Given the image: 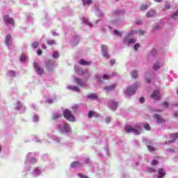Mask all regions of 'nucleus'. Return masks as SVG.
I'll return each mask as SVG.
<instances>
[{
	"label": "nucleus",
	"mask_w": 178,
	"mask_h": 178,
	"mask_svg": "<svg viewBox=\"0 0 178 178\" xmlns=\"http://www.w3.org/2000/svg\"><path fill=\"white\" fill-rule=\"evenodd\" d=\"M126 133H134V134H140L141 133V127H133L131 125H127L125 127Z\"/></svg>",
	"instance_id": "f257e3e1"
},
{
	"label": "nucleus",
	"mask_w": 178,
	"mask_h": 178,
	"mask_svg": "<svg viewBox=\"0 0 178 178\" xmlns=\"http://www.w3.org/2000/svg\"><path fill=\"white\" fill-rule=\"evenodd\" d=\"M63 116L67 120L70 122H74V116L72 114V112L67 109L65 110L63 112Z\"/></svg>",
	"instance_id": "f03ea898"
},
{
	"label": "nucleus",
	"mask_w": 178,
	"mask_h": 178,
	"mask_svg": "<svg viewBox=\"0 0 178 178\" xmlns=\"http://www.w3.org/2000/svg\"><path fill=\"white\" fill-rule=\"evenodd\" d=\"M138 87V83H134L132 86H129L127 89V94L128 95H134L136 94V90Z\"/></svg>",
	"instance_id": "7ed1b4c3"
},
{
	"label": "nucleus",
	"mask_w": 178,
	"mask_h": 178,
	"mask_svg": "<svg viewBox=\"0 0 178 178\" xmlns=\"http://www.w3.org/2000/svg\"><path fill=\"white\" fill-rule=\"evenodd\" d=\"M46 67L47 72H52L54 70V67H55V62L52 60H49L46 63Z\"/></svg>",
	"instance_id": "20e7f679"
},
{
	"label": "nucleus",
	"mask_w": 178,
	"mask_h": 178,
	"mask_svg": "<svg viewBox=\"0 0 178 178\" xmlns=\"http://www.w3.org/2000/svg\"><path fill=\"white\" fill-rule=\"evenodd\" d=\"M33 67L35 68V70L37 74H39V75L44 74V69H42L41 67H40L38 63H33Z\"/></svg>",
	"instance_id": "39448f33"
},
{
	"label": "nucleus",
	"mask_w": 178,
	"mask_h": 178,
	"mask_svg": "<svg viewBox=\"0 0 178 178\" xmlns=\"http://www.w3.org/2000/svg\"><path fill=\"white\" fill-rule=\"evenodd\" d=\"M3 22H5L6 24H11L12 26H15V19H13V18H10L9 15H6L3 17Z\"/></svg>",
	"instance_id": "423d86ee"
},
{
	"label": "nucleus",
	"mask_w": 178,
	"mask_h": 178,
	"mask_svg": "<svg viewBox=\"0 0 178 178\" xmlns=\"http://www.w3.org/2000/svg\"><path fill=\"white\" fill-rule=\"evenodd\" d=\"M58 129H60V133H70V127L67 123H63V129H60V126H58Z\"/></svg>",
	"instance_id": "0eeeda50"
},
{
	"label": "nucleus",
	"mask_w": 178,
	"mask_h": 178,
	"mask_svg": "<svg viewBox=\"0 0 178 178\" xmlns=\"http://www.w3.org/2000/svg\"><path fill=\"white\" fill-rule=\"evenodd\" d=\"M170 138L171 140L165 142V144H172V143H175L178 138V133L170 134Z\"/></svg>",
	"instance_id": "6e6552de"
},
{
	"label": "nucleus",
	"mask_w": 178,
	"mask_h": 178,
	"mask_svg": "<svg viewBox=\"0 0 178 178\" xmlns=\"http://www.w3.org/2000/svg\"><path fill=\"white\" fill-rule=\"evenodd\" d=\"M101 48L103 52V56L104 58H106L107 59H109V58H111V56H109V54H108V51L106 49V45L102 44Z\"/></svg>",
	"instance_id": "1a4fd4ad"
},
{
	"label": "nucleus",
	"mask_w": 178,
	"mask_h": 178,
	"mask_svg": "<svg viewBox=\"0 0 178 178\" xmlns=\"http://www.w3.org/2000/svg\"><path fill=\"white\" fill-rule=\"evenodd\" d=\"M151 98H152V99H161V93L159 92V90H155L153 92L151 95Z\"/></svg>",
	"instance_id": "9d476101"
},
{
	"label": "nucleus",
	"mask_w": 178,
	"mask_h": 178,
	"mask_svg": "<svg viewBox=\"0 0 178 178\" xmlns=\"http://www.w3.org/2000/svg\"><path fill=\"white\" fill-rule=\"evenodd\" d=\"M5 44L7 47L12 45V35H7L6 37Z\"/></svg>",
	"instance_id": "9b49d317"
},
{
	"label": "nucleus",
	"mask_w": 178,
	"mask_h": 178,
	"mask_svg": "<svg viewBox=\"0 0 178 178\" xmlns=\"http://www.w3.org/2000/svg\"><path fill=\"white\" fill-rule=\"evenodd\" d=\"M154 118L155 119H156L157 123H159V124L165 123V119L161 118V116L159 115H158V114H155L154 115Z\"/></svg>",
	"instance_id": "f8f14e48"
},
{
	"label": "nucleus",
	"mask_w": 178,
	"mask_h": 178,
	"mask_svg": "<svg viewBox=\"0 0 178 178\" xmlns=\"http://www.w3.org/2000/svg\"><path fill=\"white\" fill-rule=\"evenodd\" d=\"M158 173H159V178H163L165 177V170H163V168H159L158 169Z\"/></svg>",
	"instance_id": "ddd939ff"
},
{
	"label": "nucleus",
	"mask_w": 178,
	"mask_h": 178,
	"mask_svg": "<svg viewBox=\"0 0 178 178\" xmlns=\"http://www.w3.org/2000/svg\"><path fill=\"white\" fill-rule=\"evenodd\" d=\"M71 168H79V166H83V164L79 161H74L70 165Z\"/></svg>",
	"instance_id": "4468645a"
},
{
	"label": "nucleus",
	"mask_w": 178,
	"mask_h": 178,
	"mask_svg": "<svg viewBox=\"0 0 178 178\" xmlns=\"http://www.w3.org/2000/svg\"><path fill=\"white\" fill-rule=\"evenodd\" d=\"M156 15V13L154 10H151L150 11L147 12L146 14L147 17H154Z\"/></svg>",
	"instance_id": "2eb2a0df"
},
{
	"label": "nucleus",
	"mask_w": 178,
	"mask_h": 178,
	"mask_svg": "<svg viewBox=\"0 0 178 178\" xmlns=\"http://www.w3.org/2000/svg\"><path fill=\"white\" fill-rule=\"evenodd\" d=\"M75 80L76 81V84H78L79 86H81V87H86V83L81 81V79L79 78H75Z\"/></svg>",
	"instance_id": "dca6fc26"
},
{
	"label": "nucleus",
	"mask_w": 178,
	"mask_h": 178,
	"mask_svg": "<svg viewBox=\"0 0 178 178\" xmlns=\"http://www.w3.org/2000/svg\"><path fill=\"white\" fill-rule=\"evenodd\" d=\"M116 88V84H113L105 88L106 91H113Z\"/></svg>",
	"instance_id": "f3484780"
},
{
	"label": "nucleus",
	"mask_w": 178,
	"mask_h": 178,
	"mask_svg": "<svg viewBox=\"0 0 178 178\" xmlns=\"http://www.w3.org/2000/svg\"><path fill=\"white\" fill-rule=\"evenodd\" d=\"M79 63L80 65H82V66H87L88 65H91V63L90 61H86L85 60H80Z\"/></svg>",
	"instance_id": "a211bd4d"
},
{
	"label": "nucleus",
	"mask_w": 178,
	"mask_h": 178,
	"mask_svg": "<svg viewBox=\"0 0 178 178\" xmlns=\"http://www.w3.org/2000/svg\"><path fill=\"white\" fill-rule=\"evenodd\" d=\"M87 97L90 99H97V98H98V97L97 96V94H95V93H90V94L88 95Z\"/></svg>",
	"instance_id": "6ab92c4d"
},
{
	"label": "nucleus",
	"mask_w": 178,
	"mask_h": 178,
	"mask_svg": "<svg viewBox=\"0 0 178 178\" xmlns=\"http://www.w3.org/2000/svg\"><path fill=\"white\" fill-rule=\"evenodd\" d=\"M110 105H111V109L113 111H115V109H116V107L118 106V104L113 101H111L110 102Z\"/></svg>",
	"instance_id": "aec40b11"
},
{
	"label": "nucleus",
	"mask_w": 178,
	"mask_h": 178,
	"mask_svg": "<svg viewBox=\"0 0 178 178\" xmlns=\"http://www.w3.org/2000/svg\"><path fill=\"white\" fill-rule=\"evenodd\" d=\"M83 6H86V5H90L92 3V0H82Z\"/></svg>",
	"instance_id": "412c9836"
},
{
	"label": "nucleus",
	"mask_w": 178,
	"mask_h": 178,
	"mask_svg": "<svg viewBox=\"0 0 178 178\" xmlns=\"http://www.w3.org/2000/svg\"><path fill=\"white\" fill-rule=\"evenodd\" d=\"M83 23H85V24H88V26H90V27H92V24L88 22V19L87 18H82Z\"/></svg>",
	"instance_id": "4be33fe9"
},
{
	"label": "nucleus",
	"mask_w": 178,
	"mask_h": 178,
	"mask_svg": "<svg viewBox=\"0 0 178 178\" xmlns=\"http://www.w3.org/2000/svg\"><path fill=\"white\" fill-rule=\"evenodd\" d=\"M8 74L10 77H16V72H15V71H13V70H9L8 72Z\"/></svg>",
	"instance_id": "5701e85b"
},
{
	"label": "nucleus",
	"mask_w": 178,
	"mask_h": 178,
	"mask_svg": "<svg viewBox=\"0 0 178 178\" xmlns=\"http://www.w3.org/2000/svg\"><path fill=\"white\" fill-rule=\"evenodd\" d=\"M131 75L133 79H137V77H138V74L137 73V71H132L131 72Z\"/></svg>",
	"instance_id": "b1692460"
},
{
	"label": "nucleus",
	"mask_w": 178,
	"mask_h": 178,
	"mask_svg": "<svg viewBox=\"0 0 178 178\" xmlns=\"http://www.w3.org/2000/svg\"><path fill=\"white\" fill-rule=\"evenodd\" d=\"M69 88H70V90H72V91H76V92H79V91H80V89L77 86H70Z\"/></svg>",
	"instance_id": "393cba45"
},
{
	"label": "nucleus",
	"mask_w": 178,
	"mask_h": 178,
	"mask_svg": "<svg viewBox=\"0 0 178 178\" xmlns=\"http://www.w3.org/2000/svg\"><path fill=\"white\" fill-rule=\"evenodd\" d=\"M38 45H40L38 42H33L31 44V47L33 48V49H35V48H38Z\"/></svg>",
	"instance_id": "a878e982"
},
{
	"label": "nucleus",
	"mask_w": 178,
	"mask_h": 178,
	"mask_svg": "<svg viewBox=\"0 0 178 178\" xmlns=\"http://www.w3.org/2000/svg\"><path fill=\"white\" fill-rule=\"evenodd\" d=\"M140 10H147L148 9V6L147 4H143L140 7Z\"/></svg>",
	"instance_id": "bb28decb"
},
{
	"label": "nucleus",
	"mask_w": 178,
	"mask_h": 178,
	"mask_svg": "<svg viewBox=\"0 0 178 178\" xmlns=\"http://www.w3.org/2000/svg\"><path fill=\"white\" fill-rule=\"evenodd\" d=\"M59 118H60V115L55 113L52 116V120H57V119H59Z\"/></svg>",
	"instance_id": "cd10ccee"
},
{
	"label": "nucleus",
	"mask_w": 178,
	"mask_h": 178,
	"mask_svg": "<svg viewBox=\"0 0 178 178\" xmlns=\"http://www.w3.org/2000/svg\"><path fill=\"white\" fill-rule=\"evenodd\" d=\"M147 148L150 152H154L155 151V147H154V146L148 145Z\"/></svg>",
	"instance_id": "c85d7f7f"
},
{
	"label": "nucleus",
	"mask_w": 178,
	"mask_h": 178,
	"mask_svg": "<svg viewBox=\"0 0 178 178\" xmlns=\"http://www.w3.org/2000/svg\"><path fill=\"white\" fill-rule=\"evenodd\" d=\"M143 127L145 129V130H151V127L149 124H144Z\"/></svg>",
	"instance_id": "c756f323"
},
{
	"label": "nucleus",
	"mask_w": 178,
	"mask_h": 178,
	"mask_svg": "<svg viewBox=\"0 0 178 178\" xmlns=\"http://www.w3.org/2000/svg\"><path fill=\"white\" fill-rule=\"evenodd\" d=\"M52 56L56 59L59 58V53L58 51H54Z\"/></svg>",
	"instance_id": "7c9ffc66"
},
{
	"label": "nucleus",
	"mask_w": 178,
	"mask_h": 178,
	"mask_svg": "<svg viewBox=\"0 0 178 178\" xmlns=\"http://www.w3.org/2000/svg\"><path fill=\"white\" fill-rule=\"evenodd\" d=\"M172 19H177L178 17V10H177L176 13H173L172 15L171 16Z\"/></svg>",
	"instance_id": "2f4dec72"
},
{
	"label": "nucleus",
	"mask_w": 178,
	"mask_h": 178,
	"mask_svg": "<svg viewBox=\"0 0 178 178\" xmlns=\"http://www.w3.org/2000/svg\"><path fill=\"white\" fill-rule=\"evenodd\" d=\"M114 34H115V35H119L120 37H122V33L118 30H114Z\"/></svg>",
	"instance_id": "473e14b6"
},
{
	"label": "nucleus",
	"mask_w": 178,
	"mask_h": 178,
	"mask_svg": "<svg viewBox=\"0 0 178 178\" xmlns=\"http://www.w3.org/2000/svg\"><path fill=\"white\" fill-rule=\"evenodd\" d=\"M95 112L94 111H90L88 114V116L90 119H91V118H92V116H94Z\"/></svg>",
	"instance_id": "72a5a7b5"
},
{
	"label": "nucleus",
	"mask_w": 178,
	"mask_h": 178,
	"mask_svg": "<svg viewBox=\"0 0 178 178\" xmlns=\"http://www.w3.org/2000/svg\"><path fill=\"white\" fill-rule=\"evenodd\" d=\"M159 67H161V66L159 65V63H156L153 66L154 70H156L157 69H159Z\"/></svg>",
	"instance_id": "f704fd0d"
},
{
	"label": "nucleus",
	"mask_w": 178,
	"mask_h": 178,
	"mask_svg": "<svg viewBox=\"0 0 178 178\" xmlns=\"http://www.w3.org/2000/svg\"><path fill=\"white\" fill-rule=\"evenodd\" d=\"M139 48H140V44H138V43H136V44L134 45V49L135 51H137V49H139Z\"/></svg>",
	"instance_id": "c9c22d12"
},
{
	"label": "nucleus",
	"mask_w": 178,
	"mask_h": 178,
	"mask_svg": "<svg viewBox=\"0 0 178 178\" xmlns=\"http://www.w3.org/2000/svg\"><path fill=\"white\" fill-rule=\"evenodd\" d=\"M26 56H24V55L21 56V58H20L21 62H24V60H26Z\"/></svg>",
	"instance_id": "e433bc0d"
},
{
	"label": "nucleus",
	"mask_w": 178,
	"mask_h": 178,
	"mask_svg": "<svg viewBox=\"0 0 178 178\" xmlns=\"http://www.w3.org/2000/svg\"><path fill=\"white\" fill-rule=\"evenodd\" d=\"M136 42V39L132 38L129 40L128 44H134Z\"/></svg>",
	"instance_id": "4c0bfd02"
},
{
	"label": "nucleus",
	"mask_w": 178,
	"mask_h": 178,
	"mask_svg": "<svg viewBox=\"0 0 178 178\" xmlns=\"http://www.w3.org/2000/svg\"><path fill=\"white\" fill-rule=\"evenodd\" d=\"M158 163V160H153L152 161V166H155Z\"/></svg>",
	"instance_id": "58836bf2"
},
{
	"label": "nucleus",
	"mask_w": 178,
	"mask_h": 178,
	"mask_svg": "<svg viewBox=\"0 0 178 178\" xmlns=\"http://www.w3.org/2000/svg\"><path fill=\"white\" fill-rule=\"evenodd\" d=\"M54 44H55V40H49L48 41L49 45H54Z\"/></svg>",
	"instance_id": "ea45409f"
},
{
	"label": "nucleus",
	"mask_w": 178,
	"mask_h": 178,
	"mask_svg": "<svg viewBox=\"0 0 178 178\" xmlns=\"http://www.w3.org/2000/svg\"><path fill=\"white\" fill-rule=\"evenodd\" d=\"M103 79L104 80H109L110 76L109 75H104Z\"/></svg>",
	"instance_id": "a19ab883"
},
{
	"label": "nucleus",
	"mask_w": 178,
	"mask_h": 178,
	"mask_svg": "<svg viewBox=\"0 0 178 178\" xmlns=\"http://www.w3.org/2000/svg\"><path fill=\"white\" fill-rule=\"evenodd\" d=\"M114 63H116V60H111V61H110V65H111V66H113V64Z\"/></svg>",
	"instance_id": "79ce46f5"
},
{
	"label": "nucleus",
	"mask_w": 178,
	"mask_h": 178,
	"mask_svg": "<svg viewBox=\"0 0 178 178\" xmlns=\"http://www.w3.org/2000/svg\"><path fill=\"white\" fill-rule=\"evenodd\" d=\"M18 106H17V108L19 110L22 109V104H20V102H18Z\"/></svg>",
	"instance_id": "37998d69"
},
{
	"label": "nucleus",
	"mask_w": 178,
	"mask_h": 178,
	"mask_svg": "<svg viewBox=\"0 0 178 178\" xmlns=\"http://www.w3.org/2000/svg\"><path fill=\"white\" fill-rule=\"evenodd\" d=\"M37 54H38V55L40 56L42 55V51H41V50H37Z\"/></svg>",
	"instance_id": "c03bdc74"
},
{
	"label": "nucleus",
	"mask_w": 178,
	"mask_h": 178,
	"mask_svg": "<svg viewBox=\"0 0 178 178\" xmlns=\"http://www.w3.org/2000/svg\"><path fill=\"white\" fill-rule=\"evenodd\" d=\"M106 123H110L111 122V117H107L106 118Z\"/></svg>",
	"instance_id": "a18cd8bd"
},
{
	"label": "nucleus",
	"mask_w": 178,
	"mask_h": 178,
	"mask_svg": "<svg viewBox=\"0 0 178 178\" xmlns=\"http://www.w3.org/2000/svg\"><path fill=\"white\" fill-rule=\"evenodd\" d=\"M79 177L81 178H88V177L86 176V175H83V174H79Z\"/></svg>",
	"instance_id": "49530a36"
},
{
	"label": "nucleus",
	"mask_w": 178,
	"mask_h": 178,
	"mask_svg": "<svg viewBox=\"0 0 178 178\" xmlns=\"http://www.w3.org/2000/svg\"><path fill=\"white\" fill-rule=\"evenodd\" d=\"M165 8H166V9H170V8H172V6H170V3H167V4H165Z\"/></svg>",
	"instance_id": "de8ad7c7"
},
{
	"label": "nucleus",
	"mask_w": 178,
	"mask_h": 178,
	"mask_svg": "<svg viewBox=\"0 0 178 178\" xmlns=\"http://www.w3.org/2000/svg\"><path fill=\"white\" fill-rule=\"evenodd\" d=\"M144 101H145V99H144V97H140V104H143L144 102Z\"/></svg>",
	"instance_id": "09e8293b"
},
{
	"label": "nucleus",
	"mask_w": 178,
	"mask_h": 178,
	"mask_svg": "<svg viewBox=\"0 0 178 178\" xmlns=\"http://www.w3.org/2000/svg\"><path fill=\"white\" fill-rule=\"evenodd\" d=\"M78 108H79V106H77V105H74V106H72V109L74 111H76V109H78Z\"/></svg>",
	"instance_id": "8fccbe9b"
},
{
	"label": "nucleus",
	"mask_w": 178,
	"mask_h": 178,
	"mask_svg": "<svg viewBox=\"0 0 178 178\" xmlns=\"http://www.w3.org/2000/svg\"><path fill=\"white\" fill-rule=\"evenodd\" d=\"M139 34H140V35H144V34H145V32L144 31H139Z\"/></svg>",
	"instance_id": "3c124183"
},
{
	"label": "nucleus",
	"mask_w": 178,
	"mask_h": 178,
	"mask_svg": "<svg viewBox=\"0 0 178 178\" xmlns=\"http://www.w3.org/2000/svg\"><path fill=\"white\" fill-rule=\"evenodd\" d=\"M167 151H168V152H171V153L175 152V149H168Z\"/></svg>",
	"instance_id": "603ef678"
},
{
	"label": "nucleus",
	"mask_w": 178,
	"mask_h": 178,
	"mask_svg": "<svg viewBox=\"0 0 178 178\" xmlns=\"http://www.w3.org/2000/svg\"><path fill=\"white\" fill-rule=\"evenodd\" d=\"M162 105L167 106V108H168V106H169V105L168 104V103L166 102H163L162 104Z\"/></svg>",
	"instance_id": "864d4df0"
},
{
	"label": "nucleus",
	"mask_w": 178,
	"mask_h": 178,
	"mask_svg": "<svg viewBox=\"0 0 178 178\" xmlns=\"http://www.w3.org/2000/svg\"><path fill=\"white\" fill-rule=\"evenodd\" d=\"M146 81H147V83H151V79L149 78H147L146 79Z\"/></svg>",
	"instance_id": "5fc2aeb1"
},
{
	"label": "nucleus",
	"mask_w": 178,
	"mask_h": 178,
	"mask_svg": "<svg viewBox=\"0 0 178 178\" xmlns=\"http://www.w3.org/2000/svg\"><path fill=\"white\" fill-rule=\"evenodd\" d=\"M150 172H156V170L154 169V168H150L149 169Z\"/></svg>",
	"instance_id": "6e6d98bb"
},
{
	"label": "nucleus",
	"mask_w": 178,
	"mask_h": 178,
	"mask_svg": "<svg viewBox=\"0 0 178 178\" xmlns=\"http://www.w3.org/2000/svg\"><path fill=\"white\" fill-rule=\"evenodd\" d=\"M95 77L96 79H97V80H99V79H101V76H99V75H96Z\"/></svg>",
	"instance_id": "4d7b16f0"
},
{
	"label": "nucleus",
	"mask_w": 178,
	"mask_h": 178,
	"mask_svg": "<svg viewBox=\"0 0 178 178\" xmlns=\"http://www.w3.org/2000/svg\"><path fill=\"white\" fill-rule=\"evenodd\" d=\"M42 49H47V46H46L45 44H43V45H42Z\"/></svg>",
	"instance_id": "13d9d810"
},
{
	"label": "nucleus",
	"mask_w": 178,
	"mask_h": 178,
	"mask_svg": "<svg viewBox=\"0 0 178 178\" xmlns=\"http://www.w3.org/2000/svg\"><path fill=\"white\" fill-rule=\"evenodd\" d=\"M154 2H158V3L162 2V0H154Z\"/></svg>",
	"instance_id": "bf43d9fd"
},
{
	"label": "nucleus",
	"mask_w": 178,
	"mask_h": 178,
	"mask_svg": "<svg viewBox=\"0 0 178 178\" xmlns=\"http://www.w3.org/2000/svg\"><path fill=\"white\" fill-rule=\"evenodd\" d=\"M133 33H134V31H132L130 33L128 34V35H131V34H133Z\"/></svg>",
	"instance_id": "052dcab7"
},
{
	"label": "nucleus",
	"mask_w": 178,
	"mask_h": 178,
	"mask_svg": "<svg viewBox=\"0 0 178 178\" xmlns=\"http://www.w3.org/2000/svg\"><path fill=\"white\" fill-rule=\"evenodd\" d=\"M175 116H176L177 118H178V112L175 113Z\"/></svg>",
	"instance_id": "680f3d73"
},
{
	"label": "nucleus",
	"mask_w": 178,
	"mask_h": 178,
	"mask_svg": "<svg viewBox=\"0 0 178 178\" xmlns=\"http://www.w3.org/2000/svg\"><path fill=\"white\" fill-rule=\"evenodd\" d=\"M1 150H2V147L0 146V152H1Z\"/></svg>",
	"instance_id": "e2e57ef3"
},
{
	"label": "nucleus",
	"mask_w": 178,
	"mask_h": 178,
	"mask_svg": "<svg viewBox=\"0 0 178 178\" xmlns=\"http://www.w3.org/2000/svg\"><path fill=\"white\" fill-rule=\"evenodd\" d=\"M137 24H140V22H136Z\"/></svg>",
	"instance_id": "0e129e2a"
},
{
	"label": "nucleus",
	"mask_w": 178,
	"mask_h": 178,
	"mask_svg": "<svg viewBox=\"0 0 178 178\" xmlns=\"http://www.w3.org/2000/svg\"><path fill=\"white\" fill-rule=\"evenodd\" d=\"M34 118H35V119H37V116H35Z\"/></svg>",
	"instance_id": "69168bd1"
}]
</instances>
